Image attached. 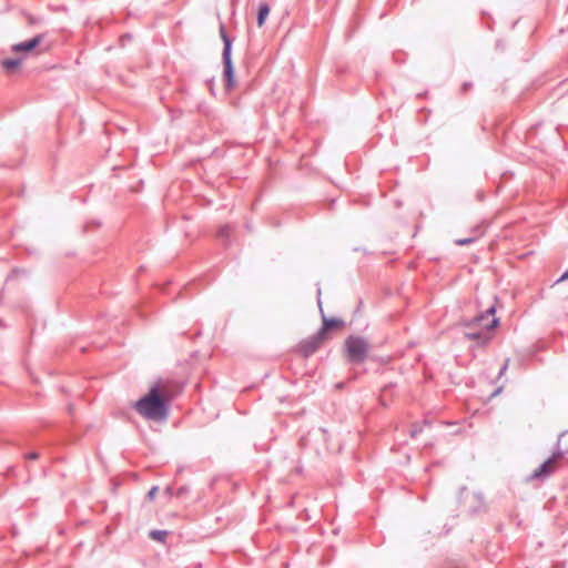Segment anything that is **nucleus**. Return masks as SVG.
Wrapping results in <instances>:
<instances>
[{
  "label": "nucleus",
  "instance_id": "obj_13",
  "mask_svg": "<svg viewBox=\"0 0 568 568\" xmlns=\"http://www.w3.org/2000/svg\"><path fill=\"white\" fill-rule=\"evenodd\" d=\"M156 493H158V487H156V486L152 487V488L149 490V493H148V498H149L150 500H153V499L155 498Z\"/></svg>",
  "mask_w": 568,
  "mask_h": 568
},
{
  "label": "nucleus",
  "instance_id": "obj_7",
  "mask_svg": "<svg viewBox=\"0 0 568 568\" xmlns=\"http://www.w3.org/2000/svg\"><path fill=\"white\" fill-rule=\"evenodd\" d=\"M325 338V332H318L315 335L304 339L300 344V351L304 356H308L321 346Z\"/></svg>",
  "mask_w": 568,
  "mask_h": 568
},
{
  "label": "nucleus",
  "instance_id": "obj_3",
  "mask_svg": "<svg viewBox=\"0 0 568 568\" xmlns=\"http://www.w3.org/2000/svg\"><path fill=\"white\" fill-rule=\"evenodd\" d=\"M347 358L352 362H363L368 352V344L361 337H348L345 341Z\"/></svg>",
  "mask_w": 568,
  "mask_h": 568
},
{
  "label": "nucleus",
  "instance_id": "obj_1",
  "mask_svg": "<svg viewBox=\"0 0 568 568\" xmlns=\"http://www.w3.org/2000/svg\"><path fill=\"white\" fill-rule=\"evenodd\" d=\"M170 397L162 385H154L149 393L133 405L135 410L145 419L163 422L169 416Z\"/></svg>",
  "mask_w": 568,
  "mask_h": 568
},
{
  "label": "nucleus",
  "instance_id": "obj_10",
  "mask_svg": "<svg viewBox=\"0 0 568 568\" xmlns=\"http://www.w3.org/2000/svg\"><path fill=\"white\" fill-rule=\"evenodd\" d=\"M341 322L338 320H324V326L320 332H325V335L327 334V331L339 326Z\"/></svg>",
  "mask_w": 568,
  "mask_h": 568
},
{
  "label": "nucleus",
  "instance_id": "obj_4",
  "mask_svg": "<svg viewBox=\"0 0 568 568\" xmlns=\"http://www.w3.org/2000/svg\"><path fill=\"white\" fill-rule=\"evenodd\" d=\"M222 38L224 40L223 63L225 89L230 91L235 87V77L231 60V41L224 33H222Z\"/></svg>",
  "mask_w": 568,
  "mask_h": 568
},
{
  "label": "nucleus",
  "instance_id": "obj_9",
  "mask_svg": "<svg viewBox=\"0 0 568 568\" xmlns=\"http://www.w3.org/2000/svg\"><path fill=\"white\" fill-rule=\"evenodd\" d=\"M270 12H271V8L267 3H261L260 7H258V12H257V27L258 28H262L268 16H270Z\"/></svg>",
  "mask_w": 568,
  "mask_h": 568
},
{
  "label": "nucleus",
  "instance_id": "obj_5",
  "mask_svg": "<svg viewBox=\"0 0 568 568\" xmlns=\"http://www.w3.org/2000/svg\"><path fill=\"white\" fill-rule=\"evenodd\" d=\"M564 453L565 452L561 449H558L556 453H554V455L550 458H548L538 468L534 470L530 478L539 479L552 474L557 469L559 459L564 456Z\"/></svg>",
  "mask_w": 568,
  "mask_h": 568
},
{
  "label": "nucleus",
  "instance_id": "obj_11",
  "mask_svg": "<svg viewBox=\"0 0 568 568\" xmlns=\"http://www.w3.org/2000/svg\"><path fill=\"white\" fill-rule=\"evenodd\" d=\"M168 532L164 530H153L150 532V536L152 539L158 541H164L166 538Z\"/></svg>",
  "mask_w": 568,
  "mask_h": 568
},
{
  "label": "nucleus",
  "instance_id": "obj_2",
  "mask_svg": "<svg viewBox=\"0 0 568 568\" xmlns=\"http://www.w3.org/2000/svg\"><path fill=\"white\" fill-rule=\"evenodd\" d=\"M499 321L495 316V304H491L483 314L476 316L467 324L466 336L478 343H486L491 338V332L497 327Z\"/></svg>",
  "mask_w": 568,
  "mask_h": 568
},
{
  "label": "nucleus",
  "instance_id": "obj_17",
  "mask_svg": "<svg viewBox=\"0 0 568 568\" xmlns=\"http://www.w3.org/2000/svg\"><path fill=\"white\" fill-rule=\"evenodd\" d=\"M565 437H566V435H561V436L559 437V445L561 444V442H562V439H564Z\"/></svg>",
  "mask_w": 568,
  "mask_h": 568
},
{
  "label": "nucleus",
  "instance_id": "obj_6",
  "mask_svg": "<svg viewBox=\"0 0 568 568\" xmlns=\"http://www.w3.org/2000/svg\"><path fill=\"white\" fill-rule=\"evenodd\" d=\"M42 41L43 34H38L28 41L13 44L11 51L24 60Z\"/></svg>",
  "mask_w": 568,
  "mask_h": 568
},
{
  "label": "nucleus",
  "instance_id": "obj_8",
  "mask_svg": "<svg viewBox=\"0 0 568 568\" xmlns=\"http://www.w3.org/2000/svg\"><path fill=\"white\" fill-rule=\"evenodd\" d=\"M22 62H23V58H20V57L7 58V59L2 60L1 65L8 73H13L17 70H19Z\"/></svg>",
  "mask_w": 568,
  "mask_h": 568
},
{
  "label": "nucleus",
  "instance_id": "obj_16",
  "mask_svg": "<svg viewBox=\"0 0 568 568\" xmlns=\"http://www.w3.org/2000/svg\"><path fill=\"white\" fill-rule=\"evenodd\" d=\"M568 278V271L561 276V280Z\"/></svg>",
  "mask_w": 568,
  "mask_h": 568
},
{
  "label": "nucleus",
  "instance_id": "obj_15",
  "mask_svg": "<svg viewBox=\"0 0 568 568\" xmlns=\"http://www.w3.org/2000/svg\"><path fill=\"white\" fill-rule=\"evenodd\" d=\"M27 458H28V459H31V460H34V459H37V458H38V454H37V453H29V454L27 455Z\"/></svg>",
  "mask_w": 568,
  "mask_h": 568
},
{
  "label": "nucleus",
  "instance_id": "obj_12",
  "mask_svg": "<svg viewBox=\"0 0 568 568\" xmlns=\"http://www.w3.org/2000/svg\"><path fill=\"white\" fill-rule=\"evenodd\" d=\"M231 233V229L229 225L221 226L219 230V236L227 237Z\"/></svg>",
  "mask_w": 568,
  "mask_h": 568
},
{
  "label": "nucleus",
  "instance_id": "obj_14",
  "mask_svg": "<svg viewBox=\"0 0 568 568\" xmlns=\"http://www.w3.org/2000/svg\"><path fill=\"white\" fill-rule=\"evenodd\" d=\"M474 241V239H462V240H457L456 243L458 245H465V244H469Z\"/></svg>",
  "mask_w": 568,
  "mask_h": 568
}]
</instances>
